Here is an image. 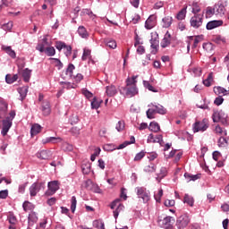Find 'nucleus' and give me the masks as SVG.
Instances as JSON below:
<instances>
[{
    "label": "nucleus",
    "mask_w": 229,
    "mask_h": 229,
    "mask_svg": "<svg viewBox=\"0 0 229 229\" xmlns=\"http://www.w3.org/2000/svg\"><path fill=\"white\" fill-rule=\"evenodd\" d=\"M162 26L163 28H171V24H173V17L171 16H166L162 19Z\"/></svg>",
    "instance_id": "nucleus-32"
},
{
    "label": "nucleus",
    "mask_w": 229,
    "mask_h": 229,
    "mask_svg": "<svg viewBox=\"0 0 229 229\" xmlns=\"http://www.w3.org/2000/svg\"><path fill=\"white\" fill-rule=\"evenodd\" d=\"M213 42H215V44H225L226 43V38H225L222 36H215L213 38Z\"/></svg>",
    "instance_id": "nucleus-43"
},
{
    "label": "nucleus",
    "mask_w": 229,
    "mask_h": 229,
    "mask_svg": "<svg viewBox=\"0 0 229 229\" xmlns=\"http://www.w3.org/2000/svg\"><path fill=\"white\" fill-rule=\"evenodd\" d=\"M8 114V102L4 98H0V121L4 119Z\"/></svg>",
    "instance_id": "nucleus-13"
},
{
    "label": "nucleus",
    "mask_w": 229,
    "mask_h": 229,
    "mask_svg": "<svg viewBox=\"0 0 229 229\" xmlns=\"http://www.w3.org/2000/svg\"><path fill=\"white\" fill-rule=\"evenodd\" d=\"M77 203H78V200H76V196H72L71 199V211L72 212V214L76 212Z\"/></svg>",
    "instance_id": "nucleus-47"
},
{
    "label": "nucleus",
    "mask_w": 229,
    "mask_h": 229,
    "mask_svg": "<svg viewBox=\"0 0 229 229\" xmlns=\"http://www.w3.org/2000/svg\"><path fill=\"white\" fill-rule=\"evenodd\" d=\"M115 207L116 209L113 212V214L114 219H117V217H119V212H121V210H124V205L121 204V199H116L111 203L110 208H112V210H114Z\"/></svg>",
    "instance_id": "nucleus-8"
},
{
    "label": "nucleus",
    "mask_w": 229,
    "mask_h": 229,
    "mask_svg": "<svg viewBox=\"0 0 229 229\" xmlns=\"http://www.w3.org/2000/svg\"><path fill=\"white\" fill-rule=\"evenodd\" d=\"M37 157L41 160H48V158L51 157V152L47 150H41L37 153Z\"/></svg>",
    "instance_id": "nucleus-27"
},
{
    "label": "nucleus",
    "mask_w": 229,
    "mask_h": 229,
    "mask_svg": "<svg viewBox=\"0 0 229 229\" xmlns=\"http://www.w3.org/2000/svg\"><path fill=\"white\" fill-rule=\"evenodd\" d=\"M171 45V33L169 31H166V33L164 36V38L161 41V47L165 48L167 46Z\"/></svg>",
    "instance_id": "nucleus-19"
},
{
    "label": "nucleus",
    "mask_w": 229,
    "mask_h": 229,
    "mask_svg": "<svg viewBox=\"0 0 229 229\" xmlns=\"http://www.w3.org/2000/svg\"><path fill=\"white\" fill-rule=\"evenodd\" d=\"M76 69V67L74 66V64H70L66 69L65 74L67 76H69L70 78H72V72L73 71Z\"/></svg>",
    "instance_id": "nucleus-45"
},
{
    "label": "nucleus",
    "mask_w": 229,
    "mask_h": 229,
    "mask_svg": "<svg viewBox=\"0 0 229 229\" xmlns=\"http://www.w3.org/2000/svg\"><path fill=\"white\" fill-rule=\"evenodd\" d=\"M159 226L161 228L166 229V228H172L173 224L174 223V217L173 216H166L162 220H159Z\"/></svg>",
    "instance_id": "nucleus-11"
},
{
    "label": "nucleus",
    "mask_w": 229,
    "mask_h": 229,
    "mask_svg": "<svg viewBox=\"0 0 229 229\" xmlns=\"http://www.w3.org/2000/svg\"><path fill=\"white\" fill-rule=\"evenodd\" d=\"M121 94H124L126 98H133L139 94V88L137 86H125L120 90Z\"/></svg>",
    "instance_id": "nucleus-5"
},
{
    "label": "nucleus",
    "mask_w": 229,
    "mask_h": 229,
    "mask_svg": "<svg viewBox=\"0 0 229 229\" xmlns=\"http://www.w3.org/2000/svg\"><path fill=\"white\" fill-rule=\"evenodd\" d=\"M103 103V100H98V98H94L91 101V108L98 110L99 106H101V104Z\"/></svg>",
    "instance_id": "nucleus-38"
},
{
    "label": "nucleus",
    "mask_w": 229,
    "mask_h": 229,
    "mask_svg": "<svg viewBox=\"0 0 229 229\" xmlns=\"http://www.w3.org/2000/svg\"><path fill=\"white\" fill-rule=\"evenodd\" d=\"M28 221H29V226H33V225H35V223L38 221V216H37V213H35L34 211H31L29 214Z\"/></svg>",
    "instance_id": "nucleus-24"
},
{
    "label": "nucleus",
    "mask_w": 229,
    "mask_h": 229,
    "mask_svg": "<svg viewBox=\"0 0 229 229\" xmlns=\"http://www.w3.org/2000/svg\"><path fill=\"white\" fill-rule=\"evenodd\" d=\"M201 40H203V36H197L194 38V42H193V45H192V48L193 49H196V47H198V44L199 42H201Z\"/></svg>",
    "instance_id": "nucleus-56"
},
{
    "label": "nucleus",
    "mask_w": 229,
    "mask_h": 229,
    "mask_svg": "<svg viewBox=\"0 0 229 229\" xmlns=\"http://www.w3.org/2000/svg\"><path fill=\"white\" fill-rule=\"evenodd\" d=\"M143 86L145 87V89H148V90H149L150 92H157L155 87H153V85H151V83H149V81H143Z\"/></svg>",
    "instance_id": "nucleus-46"
},
{
    "label": "nucleus",
    "mask_w": 229,
    "mask_h": 229,
    "mask_svg": "<svg viewBox=\"0 0 229 229\" xmlns=\"http://www.w3.org/2000/svg\"><path fill=\"white\" fill-rule=\"evenodd\" d=\"M85 183H86L87 189H91L93 192H96L97 194H101V189L99 188V186H98V184H93L92 181L90 180L86 181ZM89 185H92L91 188L89 187Z\"/></svg>",
    "instance_id": "nucleus-22"
},
{
    "label": "nucleus",
    "mask_w": 229,
    "mask_h": 229,
    "mask_svg": "<svg viewBox=\"0 0 229 229\" xmlns=\"http://www.w3.org/2000/svg\"><path fill=\"white\" fill-rule=\"evenodd\" d=\"M190 24L195 30L201 28L203 26V14H194L190 20Z\"/></svg>",
    "instance_id": "nucleus-7"
},
{
    "label": "nucleus",
    "mask_w": 229,
    "mask_h": 229,
    "mask_svg": "<svg viewBox=\"0 0 229 229\" xmlns=\"http://www.w3.org/2000/svg\"><path fill=\"white\" fill-rule=\"evenodd\" d=\"M225 101V98H223V96H218L215 98L214 103L216 105V106H219L223 105V102Z\"/></svg>",
    "instance_id": "nucleus-59"
},
{
    "label": "nucleus",
    "mask_w": 229,
    "mask_h": 229,
    "mask_svg": "<svg viewBox=\"0 0 229 229\" xmlns=\"http://www.w3.org/2000/svg\"><path fill=\"white\" fill-rule=\"evenodd\" d=\"M135 192L139 199H142L143 203H148L151 199V192L146 187H136Z\"/></svg>",
    "instance_id": "nucleus-2"
},
{
    "label": "nucleus",
    "mask_w": 229,
    "mask_h": 229,
    "mask_svg": "<svg viewBox=\"0 0 229 229\" xmlns=\"http://www.w3.org/2000/svg\"><path fill=\"white\" fill-rule=\"evenodd\" d=\"M21 76L23 81L28 83L31 78V70L26 68L22 71Z\"/></svg>",
    "instance_id": "nucleus-29"
},
{
    "label": "nucleus",
    "mask_w": 229,
    "mask_h": 229,
    "mask_svg": "<svg viewBox=\"0 0 229 229\" xmlns=\"http://www.w3.org/2000/svg\"><path fill=\"white\" fill-rule=\"evenodd\" d=\"M66 46H67V44H65V42H64V41H56L55 42V48L59 51H62V49H65Z\"/></svg>",
    "instance_id": "nucleus-52"
},
{
    "label": "nucleus",
    "mask_w": 229,
    "mask_h": 229,
    "mask_svg": "<svg viewBox=\"0 0 229 229\" xmlns=\"http://www.w3.org/2000/svg\"><path fill=\"white\" fill-rule=\"evenodd\" d=\"M199 12H201V7H199L196 3L193 4L191 13H194V15H199L198 13H199Z\"/></svg>",
    "instance_id": "nucleus-55"
},
{
    "label": "nucleus",
    "mask_w": 229,
    "mask_h": 229,
    "mask_svg": "<svg viewBox=\"0 0 229 229\" xmlns=\"http://www.w3.org/2000/svg\"><path fill=\"white\" fill-rule=\"evenodd\" d=\"M8 221H9L10 225H16L17 217H15L13 214H10L8 216Z\"/></svg>",
    "instance_id": "nucleus-62"
},
{
    "label": "nucleus",
    "mask_w": 229,
    "mask_h": 229,
    "mask_svg": "<svg viewBox=\"0 0 229 229\" xmlns=\"http://www.w3.org/2000/svg\"><path fill=\"white\" fill-rule=\"evenodd\" d=\"M151 39H150V47L152 49L151 54L157 55L158 53V47H160V41L158 40V34L157 33H152L151 34Z\"/></svg>",
    "instance_id": "nucleus-9"
},
{
    "label": "nucleus",
    "mask_w": 229,
    "mask_h": 229,
    "mask_svg": "<svg viewBox=\"0 0 229 229\" xmlns=\"http://www.w3.org/2000/svg\"><path fill=\"white\" fill-rule=\"evenodd\" d=\"M227 2L225 0H220L214 5L215 15H219V17H223L226 13Z\"/></svg>",
    "instance_id": "nucleus-3"
},
{
    "label": "nucleus",
    "mask_w": 229,
    "mask_h": 229,
    "mask_svg": "<svg viewBox=\"0 0 229 229\" xmlns=\"http://www.w3.org/2000/svg\"><path fill=\"white\" fill-rule=\"evenodd\" d=\"M28 86H23L20 89H18V92L21 96V101H24V99L26 98V96H28Z\"/></svg>",
    "instance_id": "nucleus-30"
},
{
    "label": "nucleus",
    "mask_w": 229,
    "mask_h": 229,
    "mask_svg": "<svg viewBox=\"0 0 229 229\" xmlns=\"http://www.w3.org/2000/svg\"><path fill=\"white\" fill-rule=\"evenodd\" d=\"M40 192V184L34 182L30 187V196H37Z\"/></svg>",
    "instance_id": "nucleus-25"
},
{
    "label": "nucleus",
    "mask_w": 229,
    "mask_h": 229,
    "mask_svg": "<svg viewBox=\"0 0 229 229\" xmlns=\"http://www.w3.org/2000/svg\"><path fill=\"white\" fill-rule=\"evenodd\" d=\"M137 78H139V75L128 77L125 81L126 87H137Z\"/></svg>",
    "instance_id": "nucleus-23"
},
{
    "label": "nucleus",
    "mask_w": 229,
    "mask_h": 229,
    "mask_svg": "<svg viewBox=\"0 0 229 229\" xmlns=\"http://www.w3.org/2000/svg\"><path fill=\"white\" fill-rule=\"evenodd\" d=\"M42 131V126H40V124L38 123H35L34 125H32L31 129H30V135H38V133H40V131Z\"/></svg>",
    "instance_id": "nucleus-31"
},
{
    "label": "nucleus",
    "mask_w": 229,
    "mask_h": 229,
    "mask_svg": "<svg viewBox=\"0 0 229 229\" xmlns=\"http://www.w3.org/2000/svg\"><path fill=\"white\" fill-rule=\"evenodd\" d=\"M208 129V122H207V120L196 122L193 124L194 133H197L198 131H207Z\"/></svg>",
    "instance_id": "nucleus-10"
},
{
    "label": "nucleus",
    "mask_w": 229,
    "mask_h": 229,
    "mask_svg": "<svg viewBox=\"0 0 229 229\" xmlns=\"http://www.w3.org/2000/svg\"><path fill=\"white\" fill-rule=\"evenodd\" d=\"M157 24V17L155 15H150L145 21L146 30H153Z\"/></svg>",
    "instance_id": "nucleus-14"
},
{
    "label": "nucleus",
    "mask_w": 229,
    "mask_h": 229,
    "mask_svg": "<svg viewBox=\"0 0 229 229\" xmlns=\"http://www.w3.org/2000/svg\"><path fill=\"white\" fill-rule=\"evenodd\" d=\"M77 33L81 38H89V32L84 26H80L78 28Z\"/></svg>",
    "instance_id": "nucleus-28"
},
{
    "label": "nucleus",
    "mask_w": 229,
    "mask_h": 229,
    "mask_svg": "<svg viewBox=\"0 0 229 229\" xmlns=\"http://www.w3.org/2000/svg\"><path fill=\"white\" fill-rule=\"evenodd\" d=\"M148 158L149 162H153V160L158 158V154H157V152L148 153Z\"/></svg>",
    "instance_id": "nucleus-58"
},
{
    "label": "nucleus",
    "mask_w": 229,
    "mask_h": 229,
    "mask_svg": "<svg viewBox=\"0 0 229 229\" xmlns=\"http://www.w3.org/2000/svg\"><path fill=\"white\" fill-rule=\"evenodd\" d=\"M72 54V47L71 46H65L64 47V55L65 56H71V55Z\"/></svg>",
    "instance_id": "nucleus-60"
},
{
    "label": "nucleus",
    "mask_w": 229,
    "mask_h": 229,
    "mask_svg": "<svg viewBox=\"0 0 229 229\" xmlns=\"http://www.w3.org/2000/svg\"><path fill=\"white\" fill-rule=\"evenodd\" d=\"M106 44L107 47H110V49H115V47H117V42L114 39H106Z\"/></svg>",
    "instance_id": "nucleus-48"
},
{
    "label": "nucleus",
    "mask_w": 229,
    "mask_h": 229,
    "mask_svg": "<svg viewBox=\"0 0 229 229\" xmlns=\"http://www.w3.org/2000/svg\"><path fill=\"white\" fill-rule=\"evenodd\" d=\"M44 53H46L47 56H55L56 50L53 47H48L45 48Z\"/></svg>",
    "instance_id": "nucleus-40"
},
{
    "label": "nucleus",
    "mask_w": 229,
    "mask_h": 229,
    "mask_svg": "<svg viewBox=\"0 0 229 229\" xmlns=\"http://www.w3.org/2000/svg\"><path fill=\"white\" fill-rule=\"evenodd\" d=\"M144 157H146V152L144 150H141L134 157V162H140V160H142Z\"/></svg>",
    "instance_id": "nucleus-49"
},
{
    "label": "nucleus",
    "mask_w": 229,
    "mask_h": 229,
    "mask_svg": "<svg viewBox=\"0 0 229 229\" xmlns=\"http://www.w3.org/2000/svg\"><path fill=\"white\" fill-rule=\"evenodd\" d=\"M60 189V183L58 181H52L48 182V190L47 191V196H53Z\"/></svg>",
    "instance_id": "nucleus-12"
},
{
    "label": "nucleus",
    "mask_w": 229,
    "mask_h": 229,
    "mask_svg": "<svg viewBox=\"0 0 229 229\" xmlns=\"http://www.w3.org/2000/svg\"><path fill=\"white\" fill-rule=\"evenodd\" d=\"M191 224V216L187 214L180 216L176 220V226L179 229L187 228Z\"/></svg>",
    "instance_id": "nucleus-4"
},
{
    "label": "nucleus",
    "mask_w": 229,
    "mask_h": 229,
    "mask_svg": "<svg viewBox=\"0 0 229 229\" xmlns=\"http://www.w3.org/2000/svg\"><path fill=\"white\" fill-rule=\"evenodd\" d=\"M155 171H157V165L154 163H149L144 167L145 173H155Z\"/></svg>",
    "instance_id": "nucleus-35"
},
{
    "label": "nucleus",
    "mask_w": 229,
    "mask_h": 229,
    "mask_svg": "<svg viewBox=\"0 0 229 229\" xmlns=\"http://www.w3.org/2000/svg\"><path fill=\"white\" fill-rule=\"evenodd\" d=\"M23 207V210L25 212H28L29 210H33L35 208V205H33L31 202L30 201H25L22 205Z\"/></svg>",
    "instance_id": "nucleus-41"
},
{
    "label": "nucleus",
    "mask_w": 229,
    "mask_h": 229,
    "mask_svg": "<svg viewBox=\"0 0 229 229\" xmlns=\"http://www.w3.org/2000/svg\"><path fill=\"white\" fill-rule=\"evenodd\" d=\"M83 174H89L90 173V164H84L81 165Z\"/></svg>",
    "instance_id": "nucleus-57"
},
{
    "label": "nucleus",
    "mask_w": 229,
    "mask_h": 229,
    "mask_svg": "<svg viewBox=\"0 0 229 229\" xmlns=\"http://www.w3.org/2000/svg\"><path fill=\"white\" fill-rule=\"evenodd\" d=\"M228 115L224 113L223 110L215 111L212 115L214 123H222V124H226V118Z\"/></svg>",
    "instance_id": "nucleus-6"
},
{
    "label": "nucleus",
    "mask_w": 229,
    "mask_h": 229,
    "mask_svg": "<svg viewBox=\"0 0 229 229\" xmlns=\"http://www.w3.org/2000/svg\"><path fill=\"white\" fill-rule=\"evenodd\" d=\"M106 94L108 98H114L117 94V88L114 85L106 86Z\"/></svg>",
    "instance_id": "nucleus-17"
},
{
    "label": "nucleus",
    "mask_w": 229,
    "mask_h": 229,
    "mask_svg": "<svg viewBox=\"0 0 229 229\" xmlns=\"http://www.w3.org/2000/svg\"><path fill=\"white\" fill-rule=\"evenodd\" d=\"M218 146L219 148H226L228 146V140L225 136H222L218 140Z\"/></svg>",
    "instance_id": "nucleus-44"
},
{
    "label": "nucleus",
    "mask_w": 229,
    "mask_h": 229,
    "mask_svg": "<svg viewBox=\"0 0 229 229\" xmlns=\"http://www.w3.org/2000/svg\"><path fill=\"white\" fill-rule=\"evenodd\" d=\"M202 14L205 15L206 19H210V17L216 15V10L214 7L208 6L202 12Z\"/></svg>",
    "instance_id": "nucleus-26"
},
{
    "label": "nucleus",
    "mask_w": 229,
    "mask_h": 229,
    "mask_svg": "<svg viewBox=\"0 0 229 229\" xmlns=\"http://www.w3.org/2000/svg\"><path fill=\"white\" fill-rule=\"evenodd\" d=\"M41 112H43V115H49L51 114V106L49 105V101L45 100L42 102Z\"/></svg>",
    "instance_id": "nucleus-16"
},
{
    "label": "nucleus",
    "mask_w": 229,
    "mask_h": 229,
    "mask_svg": "<svg viewBox=\"0 0 229 229\" xmlns=\"http://www.w3.org/2000/svg\"><path fill=\"white\" fill-rule=\"evenodd\" d=\"M3 49H4L7 55H10L12 58H15V51L12 49V47H3Z\"/></svg>",
    "instance_id": "nucleus-50"
},
{
    "label": "nucleus",
    "mask_w": 229,
    "mask_h": 229,
    "mask_svg": "<svg viewBox=\"0 0 229 229\" xmlns=\"http://www.w3.org/2000/svg\"><path fill=\"white\" fill-rule=\"evenodd\" d=\"M215 133H216L217 135H221L223 137H226L227 135L226 130H223V128H221V126L219 125L216 126Z\"/></svg>",
    "instance_id": "nucleus-42"
},
{
    "label": "nucleus",
    "mask_w": 229,
    "mask_h": 229,
    "mask_svg": "<svg viewBox=\"0 0 229 229\" xmlns=\"http://www.w3.org/2000/svg\"><path fill=\"white\" fill-rule=\"evenodd\" d=\"M184 203H187L190 207H194V198L189 194L184 195Z\"/></svg>",
    "instance_id": "nucleus-39"
},
{
    "label": "nucleus",
    "mask_w": 229,
    "mask_h": 229,
    "mask_svg": "<svg viewBox=\"0 0 229 229\" xmlns=\"http://www.w3.org/2000/svg\"><path fill=\"white\" fill-rule=\"evenodd\" d=\"M49 46V42H47V38L45 37L42 39V42L38 44L36 47L37 51H39V53H44L46 47Z\"/></svg>",
    "instance_id": "nucleus-21"
},
{
    "label": "nucleus",
    "mask_w": 229,
    "mask_h": 229,
    "mask_svg": "<svg viewBox=\"0 0 229 229\" xmlns=\"http://www.w3.org/2000/svg\"><path fill=\"white\" fill-rule=\"evenodd\" d=\"M43 144H58V142H62V138L60 137H48L42 140Z\"/></svg>",
    "instance_id": "nucleus-20"
},
{
    "label": "nucleus",
    "mask_w": 229,
    "mask_h": 229,
    "mask_svg": "<svg viewBox=\"0 0 229 229\" xmlns=\"http://www.w3.org/2000/svg\"><path fill=\"white\" fill-rule=\"evenodd\" d=\"M148 130L150 131H154V133H158V131L160 130V124H158L157 122H151L149 123Z\"/></svg>",
    "instance_id": "nucleus-33"
},
{
    "label": "nucleus",
    "mask_w": 229,
    "mask_h": 229,
    "mask_svg": "<svg viewBox=\"0 0 229 229\" xmlns=\"http://www.w3.org/2000/svg\"><path fill=\"white\" fill-rule=\"evenodd\" d=\"M93 226H95V228L98 229H105V223H103V221L100 220H95L93 221Z\"/></svg>",
    "instance_id": "nucleus-51"
},
{
    "label": "nucleus",
    "mask_w": 229,
    "mask_h": 229,
    "mask_svg": "<svg viewBox=\"0 0 229 229\" xmlns=\"http://www.w3.org/2000/svg\"><path fill=\"white\" fill-rule=\"evenodd\" d=\"M212 73H209L208 78L203 81V85H205V87H210V85H212Z\"/></svg>",
    "instance_id": "nucleus-53"
},
{
    "label": "nucleus",
    "mask_w": 229,
    "mask_h": 229,
    "mask_svg": "<svg viewBox=\"0 0 229 229\" xmlns=\"http://www.w3.org/2000/svg\"><path fill=\"white\" fill-rule=\"evenodd\" d=\"M202 47L207 53H209V55L214 53V45L212 43H204Z\"/></svg>",
    "instance_id": "nucleus-36"
},
{
    "label": "nucleus",
    "mask_w": 229,
    "mask_h": 229,
    "mask_svg": "<svg viewBox=\"0 0 229 229\" xmlns=\"http://www.w3.org/2000/svg\"><path fill=\"white\" fill-rule=\"evenodd\" d=\"M148 106H153L156 114H160L161 115H164L167 112V110L160 104H150Z\"/></svg>",
    "instance_id": "nucleus-18"
},
{
    "label": "nucleus",
    "mask_w": 229,
    "mask_h": 229,
    "mask_svg": "<svg viewBox=\"0 0 229 229\" xmlns=\"http://www.w3.org/2000/svg\"><path fill=\"white\" fill-rule=\"evenodd\" d=\"M115 128H116L117 131H123V130H124V122L123 121H119L116 123Z\"/></svg>",
    "instance_id": "nucleus-61"
},
{
    "label": "nucleus",
    "mask_w": 229,
    "mask_h": 229,
    "mask_svg": "<svg viewBox=\"0 0 229 229\" xmlns=\"http://www.w3.org/2000/svg\"><path fill=\"white\" fill-rule=\"evenodd\" d=\"M155 114H157V112L155 111L154 107L153 108H149L147 111V117H148V119H155Z\"/></svg>",
    "instance_id": "nucleus-54"
},
{
    "label": "nucleus",
    "mask_w": 229,
    "mask_h": 229,
    "mask_svg": "<svg viewBox=\"0 0 229 229\" xmlns=\"http://www.w3.org/2000/svg\"><path fill=\"white\" fill-rule=\"evenodd\" d=\"M15 110H13L9 113V116L5 117V119H4L2 121V131H1V134L3 135V137H4L5 135H7L8 131H10V128H12V124L13 122V119H15Z\"/></svg>",
    "instance_id": "nucleus-1"
},
{
    "label": "nucleus",
    "mask_w": 229,
    "mask_h": 229,
    "mask_svg": "<svg viewBox=\"0 0 229 229\" xmlns=\"http://www.w3.org/2000/svg\"><path fill=\"white\" fill-rule=\"evenodd\" d=\"M90 56V50L84 48L83 55H82V60L85 61Z\"/></svg>",
    "instance_id": "nucleus-64"
},
{
    "label": "nucleus",
    "mask_w": 229,
    "mask_h": 229,
    "mask_svg": "<svg viewBox=\"0 0 229 229\" xmlns=\"http://www.w3.org/2000/svg\"><path fill=\"white\" fill-rule=\"evenodd\" d=\"M186 15H187V7H184L177 13L176 19H178V21H183Z\"/></svg>",
    "instance_id": "nucleus-37"
},
{
    "label": "nucleus",
    "mask_w": 229,
    "mask_h": 229,
    "mask_svg": "<svg viewBox=\"0 0 229 229\" xmlns=\"http://www.w3.org/2000/svg\"><path fill=\"white\" fill-rule=\"evenodd\" d=\"M165 176H167V168L161 167L160 173H159V178H165Z\"/></svg>",
    "instance_id": "nucleus-63"
},
{
    "label": "nucleus",
    "mask_w": 229,
    "mask_h": 229,
    "mask_svg": "<svg viewBox=\"0 0 229 229\" xmlns=\"http://www.w3.org/2000/svg\"><path fill=\"white\" fill-rule=\"evenodd\" d=\"M17 80H19V75L14 74V75H6L5 76V81L6 83H8L9 85H12V83H15V81H17Z\"/></svg>",
    "instance_id": "nucleus-34"
},
{
    "label": "nucleus",
    "mask_w": 229,
    "mask_h": 229,
    "mask_svg": "<svg viewBox=\"0 0 229 229\" xmlns=\"http://www.w3.org/2000/svg\"><path fill=\"white\" fill-rule=\"evenodd\" d=\"M219 26H223V21L221 20H215L208 21L206 25V30H216V28H219Z\"/></svg>",
    "instance_id": "nucleus-15"
}]
</instances>
